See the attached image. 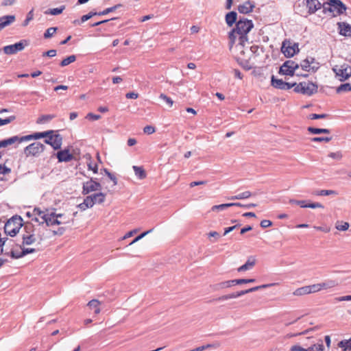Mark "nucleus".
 Masks as SVG:
<instances>
[{"mask_svg": "<svg viewBox=\"0 0 351 351\" xmlns=\"http://www.w3.org/2000/svg\"><path fill=\"white\" fill-rule=\"evenodd\" d=\"M230 207V204L229 203L228 204H220V205H215V206H213L211 208V210L213 211H219V210H222L225 208H229Z\"/></svg>", "mask_w": 351, "mask_h": 351, "instance_id": "8fccbe9b", "label": "nucleus"}, {"mask_svg": "<svg viewBox=\"0 0 351 351\" xmlns=\"http://www.w3.org/2000/svg\"><path fill=\"white\" fill-rule=\"evenodd\" d=\"M160 98L163 99L169 105V106L171 107L173 106V101L166 95L161 93L160 95Z\"/></svg>", "mask_w": 351, "mask_h": 351, "instance_id": "603ef678", "label": "nucleus"}, {"mask_svg": "<svg viewBox=\"0 0 351 351\" xmlns=\"http://www.w3.org/2000/svg\"><path fill=\"white\" fill-rule=\"evenodd\" d=\"M271 85L276 88L284 90L285 88V86L286 82H284L282 80L276 79L274 75L271 77Z\"/></svg>", "mask_w": 351, "mask_h": 351, "instance_id": "a878e982", "label": "nucleus"}, {"mask_svg": "<svg viewBox=\"0 0 351 351\" xmlns=\"http://www.w3.org/2000/svg\"><path fill=\"white\" fill-rule=\"evenodd\" d=\"M324 347L322 341L319 343L314 344L307 348V351H324Z\"/></svg>", "mask_w": 351, "mask_h": 351, "instance_id": "ea45409f", "label": "nucleus"}, {"mask_svg": "<svg viewBox=\"0 0 351 351\" xmlns=\"http://www.w3.org/2000/svg\"><path fill=\"white\" fill-rule=\"evenodd\" d=\"M132 168L136 177L141 180L145 178L146 173L142 167L133 166Z\"/></svg>", "mask_w": 351, "mask_h": 351, "instance_id": "2f4dec72", "label": "nucleus"}, {"mask_svg": "<svg viewBox=\"0 0 351 351\" xmlns=\"http://www.w3.org/2000/svg\"><path fill=\"white\" fill-rule=\"evenodd\" d=\"M13 240L8 239V237L0 238V254H4L5 251L7 249H4V247L10 246L12 247L13 245Z\"/></svg>", "mask_w": 351, "mask_h": 351, "instance_id": "393cba45", "label": "nucleus"}, {"mask_svg": "<svg viewBox=\"0 0 351 351\" xmlns=\"http://www.w3.org/2000/svg\"><path fill=\"white\" fill-rule=\"evenodd\" d=\"M45 143L50 145L54 149H59L61 147L62 143V137L58 134H49L48 136L45 137Z\"/></svg>", "mask_w": 351, "mask_h": 351, "instance_id": "9d476101", "label": "nucleus"}, {"mask_svg": "<svg viewBox=\"0 0 351 351\" xmlns=\"http://www.w3.org/2000/svg\"><path fill=\"white\" fill-rule=\"evenodd\" d=\"M47 217L45 219V223L47 226H53L55 225H60L63 223H66L67 221H60L58 219V217H63L64 214L56 213L55 212V209L49 210Z\"/></svg>", "mask_w": 351, "mask_h": 351, "instance_id": "39448f33", "label": "nucleus"}, {"mask_svg": "<svg viewBox=\"0 0 351 351\" xmlns=\"http://www.w3.org/2000/svg\"><path fill=\"white\" fill-rule=\"evenodd\" d=\"M82 189V193L84 195H86L90 192L100 190L101 189V186L99 182L93 180V179H90L89 181H87L83 184Z\"/></svg>", "mask_w": 351, "mask_h": 351, "instance_id": "ddd939ff", "label": "nucleus"}, {"mask_svg": "<svg viewBox=\"0 0 351 351\" xmlns=\"http://www.w3.org/2000/svg\"><path fill=\"white\" fill-rule=\"evenodd\" d=\"M281 51L286 57H292L299 51L298 45L285 40L282 43Z\"/></svg>", "mask_w": 351, "mask_h": 351, "instance_id": "1a4fd4ad", "label": "nucleus"}, {"mask_svg": "<svg viewBox=\"0 0 351 351\" xmlns=\"http://www.w3.org/2000/svg\"><path fill=\"white\" fill-rule=\"evenodd\" d=\"M323 8L324 10L332 12L333 16L339 15L346 10V5L340 0H330L328 3L323 4Z\"/></svg>", "mask_w": 351, "mask_h": 351, "instance_id": "f03ea898", "label": "nucleus"}, {"mask_svg": "<svg viewBox=\"0 0 351 351\" xmlns=\"http://www.w3.org/2000/svg\"><path fill=\"white\" fill-rule=\"evenodd\" d=\"M4 254L5 255H8V256L9 255L12 258H21V257L23 256H20L21 255V252H15L12 249L10 250V251L5 250V252H4Z\"/></svg>", "mask_w": 351, "mask_h": 351, "instance_id": "79ce46f5", "label": "nucleus"}, {"mask_svg": "<svg viewBox=\"0 0 351 351\" xmlns=\"http://www.w3.org/2000/svg\"><path fill=\"white\" fill-rule=\"evenodd\" d=\"M45 149V145L40 142H35L27 147L25 149V153L27 156H36L42 153Z\"/></svg>", "mask_w": 351, "mask_h": 351, "instance_id": "9b49d317", "label": "nucleus"}, {"mask_svg": "<svg viewBox=\"0 0 351 351\" xmlns=\"http://www.w3.org/2000/svg\"><path fill=\"white\" fill-rule=\"evenodd\" d=\"M84 205L87 206V208H92L94 206V202L92 199V197L89 195L87 196L84 199Z\"/></svg>", "mask_w": 351, "mask_h": 351, "instance_id": "864d4df0", "label": "nucleus"}, {"mask_svg": "<svg viewBox=\"0 0 351 351\" xmlns=\"http://www.w3.org/2000/svg\"><path fill=\"white\" fill-rule=\"evenodd\" d=\"M21 138L18 136H14L9 138L4 139L0 141V148L6 147L8 145H11L14 143H20L21 142Z\"/></svg>", "mask_w": 351, "mask_h": 351, "instance_id": "412c9836", "label": "nucleus"}, {"mask_svg": "<svg viewBox=\"0 0 351 351\" xmlns=\"http://www.w3.org/2000/svg\"><path fill=\"white\" fill-rule=\"evenodd\" d=\"M97 14H98V13H97V12H89V13H88V14H87L83 15V16H82V18H81V21H82V23H84V22H85V21H88V19H90L91 17H93V16L97 15Z\"/></svg>", "mask_w": 351, "mask_h": 351, "instance_id": "bf43d9fd", "label": "nucleus"}, {"mask_svg": "<svg viewBox=\"0 0 351 351\" xmlns=\"http://www.w3.org/2000/svg\"><path fill=\"white\" fill-rule=\"evenodd\" d=\"M291 351H307V349L303 348L298 345L293 346L291 349Z\"/></svg>", "mask_w": 351, "mask_h": 351, "instance_id": "774afa93", "label": "nucleus"}, {"mask_svg": "<svg viewBox=\"0 0 351 351\" xmlns=\"http://www.w3.org/2000/svg\"><path fill=\"white\" fill-rule=\"evenodd\" d=\"M317 85L313 82H302L295 86L294 91L310 96L317 93Z\"/></svg>", "mask_w": 351, "mask_h": 351, "instance_id": "7ed1b4c3", "label": "nucleus"}, {"mask_svg": "<svg viewBox=\"0 0 351 351\" xmlns=\"http://www.w3.org/2000/svg\"><path fill=\"white\" fill-rule=\"evenodd\" d=\"M255 282V279H254V278H250V279H235L236 285L251 283V282Z\"/></svg>", "mask_w": 351, "mask_h": 351, "instance_id": "4d7b16f0", "label": "nucleus"}, {"mask_svg": "<svg viewBox=\"0 0 351 351\" xmlns=\"http://www.w3.org/2000/svg\"><path fill=\"white\" fill-rule=\"evenodd\" d=\"M53 132V130H49V131L43 132H36L34 134L21 136V142H23V141H30L32 139H39L41 138H45L46 136H48V135L49 134H52Z\"/></svg>", "mask_w": 351, "mask_h": 351, "instance_id": "2eb2a0df", "label": "nucleus"}, {"mask_svg": "<svg viewBox=\"0 0 351 351\" xmlns=\"http://www.w3.org/2000/svg\"><path fill=\"white\" fill-rule=\"evenodd\" d=\"M56 115L54 114H43L36 121L38 124H43L47 123L54 119Z\"/></svg>", "mask_w": 351, "mask_h": 351, "instance_id": "7c9ffc66", "label": "nucleus"}, {"mask_svg": "<svg viewBox=\"0 0 351 351\" xmlns=\"http://www.w3.org/2000/svg\"><path fill=\"white\" fill-rule=\"evenodd\" d=\"M299 66H301L304 71L312 72H315L319 68L318 63L315 62L313 58H307L302 60Z\"/></svg>", "mask_w": 351, "mask_h": 351, "instance_id": "f8f14e48", "label": "nucleus"}, {"mask_svg": "<svg viewBox=\"0 0 351 351\" xmlns=\"http://www.w3.org/2000/svg\"><path fill=\"white\" fill-rule=\"evenodd\" d=\"M234 285H236L235 280H230L215 284L212 286V288L214 291H219L221 289L231 287Z\"/></svg>", "mask_w": 351, "mask_h": 351, "instance_id": "a211bd4d", "label": "nucleus"}, {"mask_svg": "<svg viewBox=\"0 0 351 351\" xmlns=\"http://www.w3.org/2000/svg\"><path fill=\"white\" fill-rule=\"evenodd\" d=\"M152 231V229L151 230H149L146 232H144L143 233H141L140 235H138V237H136L130 244L129 245H133L134 243H136L137 241H138L139 240L142 239L143 237H145L147 234H148L149 233H150Z\"/></svg>", "mask_w": 351, "mask_h": 351, "instance_id": "de8ad7c7", "label": "nucleus"}, {"mask_svg": "<svg viewBox=\"0 0 351 351\" xmlns=\"http://www.w3.org/2000/svg\"><path fill=\"white\" fill-rule=\"evenodd\" d=\"M33 19V10H31L28 12L27 17L23 23V26L25 27L27 26L29 21H31Z\"/></svg>", "mask_w": 351, "mask_h": 351, "instance_id": "13d9d810", "label": "nucleus"}, {"mask_svg": "<svg viewBox=\"0 0 351 351\" xmlns=\"http://www.w3.org/2000/svg\"><path fill=\"white\" fill-rule=\"evenodd\" d=\"M332 140V137H314L311 138L313 142H329Z\"/></svg>", "mask_w": 351, "mask_h": 351, "instance_id": "3c124183", "label": "nucleus"}, {"mask_svg": "<svg viewBox=\"0 0 351 351\" xmlns=\"http://www.w3.org/2000/svg\"><path fill=\"white\" fill-rule=\"evenodd\" d=\"M104 171L106 173V174L108 176V177L110 179V180L112 181L113 182V186H115L117 184V178L115 177L114 175H113L112 173H111L108 169H104Z\"/></svg>", "mask_w": 351, "mask_h": 351, "instance_id": "6e6d98bb", "label": "nucleus"}, {"mask_svg": "<svg viewBox=\"0 0 351 351\" xmlns=\"http://www.w3.org/2000/svg\"><path fill=\"white\" fill-rule=\"evenodd\" d=\"M143 131L145 133L152 134L155 132V128L151 125H147L144 128Z\"/></svg>", "mask_w": 351, "mask_h": 351, "instance_id": "338daca9", "label": "nucleus"}, {"mask_svg": "<svg viewBox=\"0 0 351 351\" xmlns=\"http://www.w3.org/2000/svg\"><path fill=\"white\" fill-rule=\"evenodd\" d=\"M338 193L334 190H319L314 192L315 195H337Z\"/></svg>", "mask_w": 351, "mask_h": 351, "instance_id": "c9c22d12", "label": "nucleus"}, {"mask_svg": "<svg viewBox=\"0 0 351 351\" xmlns=\"http://www.w3.org/2000/svg\"><path fill=\"white\" fill-rule=\"evenodd\" d=\"M252 195V193L249 191H245L244 192H242L241 193H239L238 195L231 196L228 197L230 200H235V199H247L250 197Z\"/></svg>", "mask_w": 351, "mask_h": 351, "instance_id": "bb28decb", "label": "nucleus"}, {"mask_svg": "<svg viewBox=\"0 0 351 351\" xmlns=\"http://www.w3.org/2000/svg\"><path fill=\"white\" fill-rule=\"evenodd\" d=\"M75 60H76V56L75 55L69 56L61 61L60 66H66L69 65V64L75 62Z\"/></svg>", "mask_w": 351, "mask_h": 351, "instance_id": "4c0bfd02", "label": "nucleus"}, {"mask_svg": "<svg viewBox=\"0 0 351 351\" xmlns=\"http://www.w3.org/2000/svg\"><path fill=\"white\" fill-rule=\"evenodd\" d=\"M307 130L310 133L314 134H329L330 132V130L324 128H315L313 127H308Z\"/></svg>", "mask_w": 351, "mask_h": 351, "instance_id": "f704fd0d", "label": "nucleus"}, {"mask_svg": "<svg viewBox=\"0 0 351 351\" xmlns=\"http://www.w3.org/2000/svg\"><path fill=\"white\" fill-rule=\"evenodd\" d=\"M25 229L26 230V234H23L22 236L23 245H32L36 241L35 236L32 233L33 227L31 225L25 226Z\"/></svg>", "mask_w": 351, "mask_h": 351, "instance_id": "4468645a", "label": "nucleus"}, {"mask_svg": "<svg viewBox=\"0 0 351 351\" xmlns=\"http://www.w3.org/2000/svg\"><path fill=\"white\" fill-rule=\"evenodd\" d=\"M64 7H60V8H56L53 9H50L47 13L50 14L51 15H58L62 12L64 10Z\"/></svg>", "mask_w": 351, "mask_h": 351, "instance_id": "49530a36", "label": "nucleus"}, {"mask_svg": "<svg viewBox=\"0 0 351 351\" xmlns=\"http://www.w3.org/2000/svg\"><path fill=\"white\" fill-rule=\"evenodd\" d=\"M100 302L97 300H92L88 303V306L90 308L94 309V312L95 314H99L101 311L99 305Z\"/></svg>", "mask_w": 351, "mask_h": 351, "instance_id": "c85d7f7f", "label": "nucleus"}, {"mask_svg": "<svg viewBox=\"0 0 351 351\" xmlns=\"http://www.w3.org/2000/svg\"><path fill=\"white\" fill-rule=\"evenodd\" d=\"M319 284L320 290L328 289L335 287L337 284L335 280H328Z\"/></svg>", "mask_w": 351, "mask_h": 351, "instance_id": "473e14b6", "label": "nucleus"}, {"mask_svg": "<svg viewBox=\"0 0 351 351\" xmlns=\"http://www.w3.org/2000/svg\"><path fill=\"white\" fill-rule=\"evenodd\" d=\"M350 225L348 222L337 221L335 225V228L340 231H346L348 230Z\"/></svg>", "mask_w": 351, "mask_h": 351, "instance_id": "58836bf2", "label": "nucleus"}, {"mask_svg": "<svg viewBox=\"0 0 351 351\" xmlns=\"http://www.w3.org/2000/svg\"><path fill=\"white\" fill-rule=\"evenodd\" d=\"M332 71L336 77L341 82L348 80L351 76V66L346 63L340 66L335 65L332 68Z\"/></svg>", "mask_w": 351, "mask_h": 351, "instance_id": "20e7f679", "label": "nucleus"}, {"mask_svg": "<svg viewBox=\"0 0 351 351\" xmlns=\"http://www.w3.org/2000/svg\"><path fill=\"white\" fill-rule=\"evenodd\" d=\"M11 171V169L5 165H0V174L6 175Z\"/></svg>", "mask_w": 351, "mask_h": 351, "instance_id": "69168bd1", "label": "nucleus"}, {"mask_svg": "<svg viewBox=\"0 0 351 351\" xmlns=\"http://www.w3.org/2000/svg\"><path fill=\"white\" fill-rule=\"evenodd\" d=\"M57 31L56 27H49L48 28L44 34L45 38H51Z\"/></svg>", "mask_w": 351, "mask_h": 351, "instance_id": "c03bdc74", "label": "nucleus"}, {"mask_svg": "<svg viewBox=\"0 0 351 351\" xmlns=\"http://www.w3.org/2000/svg\"><path fill=\"white\" fill-rule=\"evenodd\" d=\"M328 156L336 160H341L343 156L340 152H337L330 153Z\"/></svg>", "mask_w": 351, "mask_h": 351, "instance_id": "680f3d73", "label": "nucleus"}, {"mask_svg": "<svg viewBox=\"0 0 351 351\" xmlns=\"http://www.w3.org/2000/svg\"><path fill=\"white\" fill-rule=\"evenodd\" d=\"M237 14L234 11L228 13L226 16V23L229 26H232L235 23L237 20Z\"/></svg>", "mask_w": 351, "mask_h": 351, "instance_id": "cd10ccee", "label": "nucleus"}, {"mask_svg": "<svg viewBox=\"0 0 351 351\" xmlns=\"http://www.w3.org/2000/svg\"><path fill=\"white\" fill-rule=\"evenodd\" d=\"M255 263H256V259L253 256H250L247 261H246V263L241 265V267H239L237 270L238 271L241 272V271H247V270H250L251 269L254 265H255Z\"/></svg>", "mask_w": 351, "mask_h": 351, "instance_id": "5701e85b", "label": "nucleus"}, {"mask_svg": "<svg viewBox=\"0 0 351 351\" xmlns=\"http://www.w3.org/2000/svg\"><path fill=\"white\" fill-rule=\"evenodd\" d=\"M254 25L252 21L245 19H240L234 28L229 34V49L231 50L233 45L237 42V48L241 49L247 41V33L252 29Z\"/></svg>", "mask_w": 351, "mask_h": 351, "instance_id": "f257e3e1", "label": "nucleus"}, {"mask_svg": "<svg viewBox=\"0 0 351 351\" xmlns=\"http://www.w3.org/2000/svg\"><path fill=\"white\" fill-rule=\"evenodd\" d=\"M339 34L345 36H351V25L345 22L338 23Z\"/></svg>", "mask_w": 351, "mask_h": 351, "instance_id": "6ab92c4d", "label": "nucleus"}, {"mask_svg": "<svg viewBox=\"0 0 351 351\" xmlns=\"http://www.w3.org/2000/svg\"><path fill=\"white\" fill-rule=\"evenodd\" d=\"M59 162H69L73 159V155L69 153V149L60 151L56 154Z\"/></svg>", "mask_w": 351, "mask_h": 351, "instance_id": "aec40b11", "label": "nucleus"}, {"mask_svg": "<svg viewBox=\"0 0 351 351\" xmlns=\"http://www.w3.org/2000/svg\"><path fill=\"white\" fill-rule=\"evenodd\" d=\"M306 5L310 14L315 13L322 5L318 0H306Z\"/></svg>", "mask_w": 351, "mask_h": 351, "instance_id": "4be33fe9", "label": "nucleus"}, {"mask_svg": "<svg viewBox=\"0 0 351 351\" xmlns=\"http://www.w3.org/2000/svg\"><path fill=\"white\" fill-rule=\"evenodd\" d=\"M16 20L14 15H6L0 17V31L12 24Z\"/></svg>", "mask_w": 351, "mask_h": 351, "instance_id": "dca6fc26", "label": "nucleus"}, {"mask_svg": "<svg viewBox=\"0 0 351 351\" xmlns=\"http://www.w3.org/2000/svg\"><path fill=\"white\" fill-rule=\"evenodd\" d=\"M95 204H102L105 201L106 195L103 193H95L93 195H90Z\"/></svg>", "mask_w": 351, "mask_h": 351, "instance_id": "c756f323", "label": "nucleus"}, {"mask_svg": "<svg viewBox=\"0 0 351 351\" xmlns=\"http://www.w3.org/2000/svg\"><path fill=\"white\" fill-rule=\"evenodd\" d=\"M338 346L342 348L343 351H351V338L348 340H342L338 343Z\"/></svg>", "mask_w": 351, "mask_h": 351, "instance_id": "72a5a7b5", "label": "nucleus"}, {"mask_svg": "<svg viewBox=\"0 0 351 351\" xmlns=\"http://www.w3.org/2000/svg\"><path fill=\"white\" fill-rule=\"evenodd\" d=\"M327 117L326 114H311L309 115V119H324Z\"/></svg>", "mask_w": 351, "mask_h": 351, "instance_id": "e2e57ef3", "label": "nucleus"}, {"mask_svg": "<svg viewBox=\"0 0 351 351\" xmlns=\"http://www.w3.org/2000/svg\"><path fill=\"white\" fill-rule=\"evenodd\" d=\"M121 4H117L114 6H112V7H110V8H106V10H104V11L101 12H99L98 13V15H106L111 12H113L114 10H116L118 8L121 7Z\"/></svg>", "mask_w": 351, "mask_h": 351, "instance_id": "37998d69", "label": "nucleus"}, {"mask_svg": "<svg viewBox=\"0 0 351 351\" xmlns=\"http://www.w3.org/2000/svg\"><path fill=\"white\" fill-rule=\"evenodd\" d=\"M260 225L263 228H266L271 226L272 222L270 220L263 219L261 221Z\"/></svg>", "mask_w": 351, "mask_h": 351, "instance_id": "0e129e2a", "label": "nucleus"}, {"mask_svg": "<svg viewBox=\"0 0 351 351\" xmlns=\"http://www.w3.org/2000/svg\"><path fill=\"white\" fill-rule=\"evenodd\" d=\"M16 219H12V220H9L8 221V222L5 223V232L10 235V237H14L15 236L17 232H19V228L18 227L16 228H12V224L14 223V220H16Z\"/></svg>", "mask_w": 351, "mask_h": 351, "instance_id": "f3484780", "label": "nucleus"}, {"mask_svg": "<svg viewBox=\"0 0 351 351\" xmlns=\"http://www.w3.org/2000/svg\"><path fill=\"white\" fill-rule=\"evenodd\" d=\"M230 299H234V295H232V293L221 295V296L219 297L218 298H217L216 300L221 302V301L228 300Z\"/></svg>", "mask_w": 351, "mask_h": 351, "instance_id": "052dcab7", "label": "nucleus"}, {"mask_svg": "<svg viewBox=\"0 0 351 351\" xmlns=\"http://www.w3.org/2000/svg\"><path fill=\"white\" fill-rule=\"evenodd\" d=\"M299 68V64L293 60H287L280 67L279 73L293 76L295 71Z\"/></svg>", "mask_w": 351, "mask_h": 351, "instance_id": "423d86ee", "label": "nucleus"}, {"mask_svg": "<svg viewBox=\"0 0 351 351\" xmlns=\"http://www.w3.org/2000/svg\"><path fill=\"white\" fill-rule=\"evenodd\" d=\"M293 294L295 296H302V295H304L306 294H309L307 286H304V287H302L295 289L293 292Z\"/></svg>", "mask_w": 351, "mask_h": 351, "instance_id": "e433bc0d", "label": "nucleus"}, {"mask_svg": "<svg viewBox=\"0 0 351 351\" xmlns=\"http://www.w3.org/2000/svg\"><path fill=\"white\" fill-rule=\"evenodd\" d=\"M351 91V84L350 83H346L341 84L337 88V93H339L341 92Z\"/></svg>", "mask_w": 351, "mask_h": 351, "instance_id": "a19ab883", "label": "nucleus"}, {"mask_svg": "<svg viewBox=\"0 0 351 351\" xmlns=\"http://www.w3.org/2000/svg\"><path fill=\"white\" fill-rule=\"evenodd\" d=\"M254 8V3H251L250 1H246L243 4L240 5L238 7V10L240 13L248 14V13L252 12Z\"/></svg>", "mask_w": 351, "mask_h": 351, "instance_id": "b1692460", "label": "nucleus"}, {"mask_svg": "<svg viewBox=\"0 0 351 351\" xmlns=\"http://www.w3.org/2000/svg\"><path fill=\"white\" fill-rule=\"evenodd\" d=\"M272 285H274V284H266V285H260V286L254 287L252 288H250V289H247L248 293L254 292V291H258V290H260V289H265V288L271 287Z\"/></svg>", "mask_w": 351, "mask_h": 351, "instance_id": "a18cd8bd", "label": "nucleus"}, {"mask_svg": "<svg viewBox=\"0 0 351 351\" xmlns=\"http://www.w3.org/2000/svg\"><path fill=\"white\" fill-rule=\"evenodd\" d=\"M49 210H41L40 208H34L32 212V221L38 223L39 225L44 224L45 219L48 216Z\"/></svg>", "mask_w": 351, "mask_h": 351, "instance_id": "6e6552de", "label": "nucleus"}, {"mask_svg": "<svg viewBox=\"0 0 351 351\" xmlns=\"http://www.w3.org/2000/svg\"><path fill=\"white\" fill-rule=\"evenodd\" d=\"M14 119H15L14 116H11V117H8L6 119H3L0 118V126L7 125V124L11 123Z\"/></svg>", "mask_w": 351, "mask_h": 351, "instance_id": "5fc2aeb1", "label": "nucleus"}, {"mask_svg": "<svg viewBox=\"0 0 351 351\" xmlns=\"http://www.w3.org/2000/svg\"><path fill=\"white\" fill-rule=\"evenodd\" d=\"M307 287H308V291L309 293H316V292L321 291L319 283L312 285H308V286H307Z\"/></svg>", "mask_w": 351, "mask_h": 351, "instance_id": "09e8293b", "label": "nucleus"}, {"mask_svg": "<svg viewBox=\"0 0 351 351\" xmlns=\"http://www.w3.org/2000/svg\"><path fill=\"white\" fill-rule=\"evenodd\" d=\"M27 44L28 43L26 40H22L14 45L5 46L3 48V51L7 55H13L19 51H23Z\"/></svg>", "mask_w": 351, "mask_h": 351, "instance_id": "0eeeda50", "label": "nucleus"}]
</instances>
